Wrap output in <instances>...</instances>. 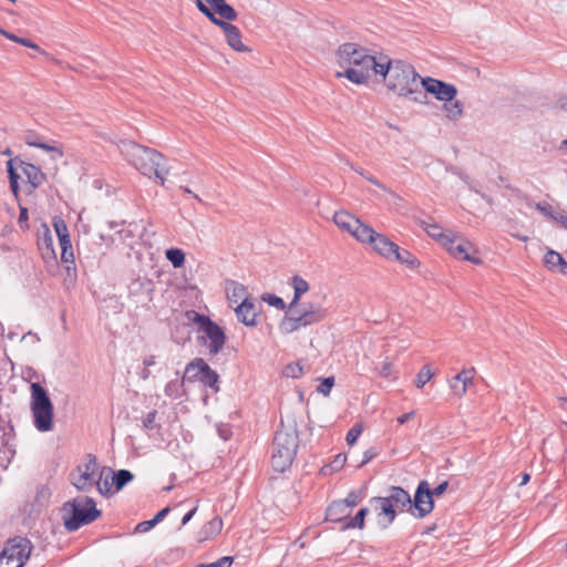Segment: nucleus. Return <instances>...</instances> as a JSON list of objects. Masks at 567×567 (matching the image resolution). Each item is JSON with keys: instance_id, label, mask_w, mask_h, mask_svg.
<instances>
[{"instance_id": "4468645a", "label": "nucleus", "mask_w": 567, "mask_h": 567, "mask_svg": "<svg viewBox=\"0 0 567 567\" xmlns=\"http://www.w3.org/2000/svg\"><path fill=\"white\" fill-rule=\"evenodd\" d=\"M369 51L357 43L348 42L339 47L337 56L338 63L343 71L351 68L354 69L361 62Z\"/></svg>"}, {"instance_id": "f704fd0d", "label": "nucleus", "mask_w": 567, "mask_h": 567, "mask_svg": "<svg viewBox=\"0 0 567 567\" xmlns=\"http://www.w3.org/2000/svg\"><path fill=\"white\" fill-rule=\"evenodd\" d=\"M112 474V484H114V488L116 492L121 491L125 485L134 480V475L128 470H118L112 471L109 468Z\"/></svg>"}, {"instance_id": "3c124183", "label": "nucleus", "mask_w": 567, "mask_h": 567, "mask_svg": "<svg viewBox=\"0 0 567 567\" xmlns=\"http://www.w3.org/2000/svg\"><path fill=\"white\" fill-rule=\"evenodd\" d=\"M87 462L82 465V473H89L91 476L95 477V473L97 470V461L93 454L87 455Z\"/></svg>"}, {"instance_id": "49530a36", "label": "nucleus", "mask_w": 567, "mask_h": 567, "mask_svg": "<svg viewBox=\"0 0 567 567\" xmlns=\"http://www.w3.org/2000/svg\"><path fill=\"white\" fill-rule=\"evenodd\" d=\"M432 378V372L429 365H423L421 370L417 372L416 378L414 380V385L419 389H422Z\"/></svg>"}, {"instance_id": "bf43d9fd", "label": "nucleus", "mask_w": 567, "mask_h": 567, "mask_svg": "<svg viewBox=\"0 0 567 567\" xmlns=\"http://www.w3.org/2000/svg\"><path fill=\"white\" fill-rule=\"evenodd\" d=\"M233 560H234L233 557L224 556L214 563L202 564V565H199V567H230L233 564Z\"/></svg>"}, {"instance_id": "4d7b16f0", "label": "nucleus", "mask_w": 567, "mask_h": 567, "mask_svg": "<svg viewBox=\"0 0 567 567\" xmlns=\"http://www.w3.org/2000/svg\"><path fill=\"white\" fill-rule=\"evenodd\" d=\"M223 527V520L218 517H215L213 518L212 520H209L205 526H204V529H205V533L208 534H217L220 532Z\"/></svg>"}, {"instance_id": "4c0bfd02", "label": "nucleus", "mask_w": 567, "mask_h": 567, "mask_svg": "<svg viewBox=\"0 0 567 567\" xmlns=\"http://www.w3.org/2000/svg\"><path fill=\"white\" fill-rule=\"evenodd\" d=\"M14 162H16V159H9L8 161V163H7V172H8L10 189L13 193L14 197L18 199L19 198V190H20V186H19L20 175L17 173V169L13 166Z\"/></svg>"}, {"instance_id": "a18cd8bd", "label": "nucleus", "mask_w": 567, "mask_h": 567, "mask_svg": "<svg viewBox=\"0 0 567 567\" xmlns=\"http://www.w3.org/2000/svg\"><path fill=\"white\" fill-rule=\"evenodd\" d=\"M261 300L267 302L269 306L275 307L279 310L288 311V305H286L284 299L274 293H264L261 296Z\"/></svg>"}, {"instance_id": "20e7f679", "label": "nucleus", "mask_w": 567, "mask_h": 567, "mask_svg": "<svg viewBox=\"0 0 567 567\" xmlns=\"http://www.w3.org/2000/svg\"><path fill=\"white\" fill-rule=\"evenodd\" d=\"M299 447V432L297 425L281 426L276 431L272 450L271 466L275 472L284 473L291 467Z\"/></svg>"}, {"instance_id": "603ef678", "label": "nucleus", "mask_w": 567, "mask_h": 567, "mask_svg": "<svg viewBox=\"0 0 567 567\" xmlns=\"http://www.w3.org/2000/svg\"><path fill=\"white\" fill-rule=\"evenodd\" d=\"M333 385H334L333 377L323 378V379H321V383L317 388V391L319 393L323 394L324 396H327L331 392V389Z\"/></svg>"}, {"instance_id": "6ab92c4d", "label": "nucleus", "mask_w": 567, "mask_h": 567, "mask_svg": "<svg viewBox=\"0 0 567 567\" xmlns=\"http://www.w3.org/2000/svg\"><path fill=\"white\" fill-rule=\"evenodd\" d=\"M13 436L4 426H0V465L7 468L16 455Z\"/></svg>"}, {"instance_id": "052dcab7", "label": "nucleus", "mask_w": 567, "mask_h": 567, "mask_svg": "<svg viewBox=\"0 0 567 567\" xmlns=\"http://www.w3.org/2000/svg\"><path fill=\"white\" fill-rule=\"evenodd\" d=\"M19 217H18V224L20 226L21 229H28L29 228V224H28V220H29V212H28V208L22 206V205H19Z\"/></svg>"}, {"instance_id": "393cba45", "label": "nucleus", "mask_w": 567, "mask_h": 567, "mask_svg": "<svg viewBox=\"0 0 567 567\" xmlns=\"http://www.w3.org/2000/svg\"><path fill=\"white\" fill-rule=\"evenodd\" d=\"M70 481L81 492H90L95 486L96 478L89 473H82V465H79L74 472L70 474Z\"/></svg>"}, {"instance_id": "338daca9", "label": "nucleus", "mask_w": 567, "mask_h": 567, "mask_svg": "<svg viewBox=\"0 0 567 567\" xmlns=\"http://www.w3.org/2000/svg\"><path fill=\"white\" fill-rule=\"evenodd\" d=\"M0 567H23V561L12 563L9 557L0 554Z\"/></svg>"}, {"instance_id": "a878e982", "label": "nucleus", "mask_w": 567, "mask_h": 567, "mask_svg": "<svg viewBox=\"0 0 567 567\" xmlns=\"http://www.w3.org/2000/svg\"><path fill=\"white\" fill-rule=\"evenodd\" d=\"M350 515L347 504L341 503L339 499L333 501L326 509V520L333 523H346Z\"/></svg>"}, {"instance_id": "680f3d73", "label": "nucleus", "mask_w": 567, "mask_h": 567, "mask_svg": "<svg viewBox=\"0 0 567 567\" xmlns=\"http://www.w3.org/2000/svg\"><path fill=\"white\" fill-rule=\"evenodd\" d=\"M156 526V523H154V519H148V520H143L141 523H138L135 528H134V533L135 534H142V533H146L148 530H151L153 527Z\"/></svg>"}, {"instance_id": "c756f323", "label": "nucleus", "mask_w": 567, "mask_h": 567, "mask_svg": "<svg viewBox=\"0 0 567 567\" xmlns=\"http://www.w3.org/2000/svg\"><path fill=\"white\" fill-rule=\"evenodd\" d=\"M394 250L395 251L393 252L391 260L405 265L410 269H415L420 266L419 259L409 250L403 249L398 245Z\"/></svg>"}, {"instance_id": "7c9ffc66", "label": "nucleus", "mask_w": 567, "mask_h": 567, "mask_svg": "<svg viewBox=\"0 0 567 567\" xmlns=\"http://www.w3.org/2000/svg\"><path fill=\"white\" fill-rule=\"evenodd\" d=\"M333 221L339 228L352 235L354 227L360 220L347 212H337L333 216Z\"/></svg>"}, {"instance_id": "bb28decb", "label": "nucleus", "mask_w": 567, "mask_h": 567, "mask_svg": "<svg viewBox=\"0 0 567 567\" xmlns=\"http://www.w3.org/2000/svg\"><path fill=\"white\" fill-rule=\"evenodd\" d=\"M371 247L375 252L381 255L388 260H391L393 252L395 251L396 244L390 240L385 235L378 234L371 244Z\"/></svg>"}, {"instance_id": "de8ad7c7", "label": "nucleus", "mask_w": 567, "mask_h": 567, "mask_svg": "<svg viewBox=\"0 0 567 567\" xmlns=\"http://www.w3.org/2000/svg\"><path fill=\"white\" fill-rule=\"evenodd\" d=\"M157 411L152 410L146 414V416L143 419V429L146 431H153L156 430L157 432L161 431L162 425L159 423H156Z\"/></svg>"}, {"instance_id": "4be33fe9", "label": "nucleus", "mask_w": 567, "mask_h": 567, "mask_svg": "<svg viewBox=\"0 0 567 567\" xmlns=\"http://www.w3.org/2000/svg\"><path fill=\"white\" fill-rule=\"evenodd\" d=\"M393 504V507L399 511H406L410 513L411 495L401 486H391L389 495L385 496Z\"/></svg>"}, {"instance_id": "dca6fc26", "label": "nucleus", "mask_w": 567, "mask_h": 567, "mask_svg": "<svg viewBox=\"0 0 567 567\" xmlns=\"http://www.w3.org/2000/svg\"><path fill=\"white\" fill-rule=\"evenodd\" d=\"M154 291L155 284L147 277H137L128 285L130 297H136L137 301H142L143 303L153 300Z\"/></svg>"}, {"instance_id": "cd10ccee", "label": "nucleus", "mask_w": 567, "mask_h": 567, "mask_svg": "<svg viewBox=\"0 0 567 567\" xmlns=\"http://www.w3.org/2000/svg\"><path fill=\"white\" fill-rule=\"evenodd\" d=\"M291 286L293 288V298L288 305V310L292 311L296 308L302 297L309 290V284L299 275H295L291 279Z\"/></svg>"}, {"instance_id": "a211bd4d", "label": "nucleus", "mask_w": 567, "mask_h": 567, "mask_svg": "<svg viewBox=\"0 0 567 567\" xmlns=\"http://www.w3.org/2000/svg\"><path fill=\"white\" fill-rule=\"evenodd\" d=\"M235 312L238 321L243 324L247 327H255L257 324L259 313L251 297H245L235 308Z\"/></svg>"}, {"instance_id": "0eeeda50", "label": "nucleus", "mask_w": 567, "mask_h": 567, "mask_svg": "<svg viewBox=\"0 0 567 567\" xmlns=\"http://www.w3.org/2000/svg\"><path fill=\"white\" fill-rule=\"evenodd\" d=\"M187 317L197 323L198 330L204 333L203 338L209 341V354H218L226 342V334L223 328L209 317L194 310L187 311Z\"/></svg>"}, {"instance_id": "9d476101", "label": "nucleus", "mask_w": 567, "mask_h": 567, "mask_svg": "<svg viewBox=\"0 0 567 567\" xmlns=\"http://www.w3.org/2000/svg\"><path fill=\"white\" fill-rule=\"evenodd\" d=\"M434 508V499L431 495V487L427 481H421L411 497L410 514L415 518H424Z\"/></svg>"}, {"instance_id": "e2e57ef3", "label": "nucleus", "mask_w": 567, "mask_h": 567, "mask_svg": "<svg viewBox=\"0 0 567 567\" xmlns=\"http://www.w3.org/2000/svg\"><path fill=\"white\" fill-rule=\"evenodd\" d=\"M378 455L375 447H370L364 451L362 461L358 464V467L364 466L367 463L372 461Z\"/></svg>"}, {"instance_id": "13d9d810", "label": "nucleus", "mask_w": 567, "mask_h": 567, "mask_svg": "<svg viewBox=\"0 0 567 567\" xmlns=\"http://www.w3.org/2000/svg\"><path fill=\"white\" fill-rule=\"evenodd\" d=\"M303 373V368L299 363H290L285 368V374L290 378H299Z\"/></svg>"}, {"instance_id": "2f4dec72", "label": "nucleus", "mask_w": 567, "mask_h": 567, "mask_svg": "<svg viewBox=\"0 0 567 567\" xmlns=\"http://www.w3.org/2000/svg\"><path fill=\"white\" fill-rule=\"evenodd\" d=\"M379 233H377L372 227L369 225H365L361 221L358 223V225L354 227L352 231V236L361 241V243H368L369 245L372 244L374 238L377 237Z\"/></svg>"}, {"instance_id": "c9c22d12", "label": "nucleus", "mask_w": 567, "mask_h": 567, "mask_svg": "<svg viewBox=\"0 0 567 567\" xmlns=\"http://www.w3.org/2000/svg\"><path fill=\"white\" fill-rule=\"evenodd\" d=\"M60 247H61V260H62V262L66 264L65 269H66L68 276H71L72 274L75 276L76 267H75V262H74V254H73L72 244L71 243H68L66 245L61 244Z\"/></svg>"}, {"instance_id": "58836bf2", "label": "nucleus", "mask_w": 567, "mask_h": 567, "mask_svg": "<svg viewBox=\"0 0 567 567\" xmlns=\"http://www.w3.org/2000/svg\"><path fill=\"white\" fill-rule=\"evenodd\" d=\"M186 381L178 380H172L169 381L164 389L165 395L172 399H179L184 395V383Z\"/></svg>"}, {"instance_id": "f257e3e1", "label": "nucleus", "mask_w": 567, "mask_h": 567, "mask_svg": "<svg viewBox=\"0 0 567 567\" xmlns=\"http://www.w3.org/2000/svg\"><path fill=\"white\" fill-rule=\"evenodd\" d=\"M378 71L390 91L415 103H426V95L420 87L422 78L410 63L386 56Z\"/></svg>"}, {"instance_id": "f03ea898", "label": "nucleus", "mask_w": 567, "mask_h": 567, "mask_svg": "<svg viewBox=\"0 0 567 567\" xmlns=\"http://www.w3.org/2000/svg\"><path fill=\"white\" fill-rule=\"evenodd\" d=\"M117 146L125 159L142 175L154 178L162 186L165 184L169 171L162 153L132 140H120Z\"/></svg>"}, {"instance_id": "69168bd1", "label": "nucleus", "mask_w": 567, "mask_h": 567, "mask_svg": "<svg viewBox=\"0 0 567 567\" xmlns=\"http://www.w3.org/2000/svg\"><path fill=\"white\" fill-rule=\"evenodd\" d=\"M449 487V481H444L440 483L437 486H435L433 489H431V495L434 498V496H441L443 495Z\"/></svg>"}, {"instance_id": "37998d69", "label": "nucleus", "mask_w": 567, "mask_h": 567, "mask_svg": "<svg viewBox=\"0 0 567 567\" xmlns=\"http://www.w3.org/2000/svg\"><path fill=\"white\" fill-rule=\"evenodd\" d=\"M420 225L430 237L437 239L442 245L443 238H449V235L443 234L441 226L435 223H426L425 220H421Z\"/></svg>"}, {"instance_id": "6e6d98bb", "label": "nucleus", "mask_w": 567, "mask_h": 567, "mask_svg": "<svg viewBox=\"0 0 567 567\" xmlns=\"http://www.w3.org/2000/svg\"><path fill=\"white\" fill-rule=\"evenodd\" d=\"M535 208L551 220H554V217L557 214L554 212L553 206L546 202L536 203Z\"/></svg>"}, {"instance_id": "b1692460", "label": "nucleus", "mask_w": 567, "mask_h": 567, "mask_svg": "<svg viewBox=\"0 0 567 567\" xmlns=\"http://www.w3.org/2000/svg\"><path fill=\"white\" fill-rule=\"evenodd\" d=\"M20 167L31 186V190L38 188L45 181V174L40 167L23 161H20Z\"/></svg>"}, {"instance_id": "5701e85b", "label": "nucleus", "mask_w": 567, "mask_h": 567, "mask_svg": "<svg viewBox=\"0 0 567 567\" xmlns=\"http://www.w3.org/2000/svg\"><path fill=\"white\" fill-rule=\"evenodd\" d=\"M306 326H312L322 321L327 316V310L319 305L315 303H302L299 310Z\"/></svg>"}, {"instance_id": "423d86ee", "label": "nucleus", "mask_w": 567, "mask_h": 567, "mask_svg": "<svg viewBox=\"0 0 567 567\" xmlns=\"http://www.w3.org/2000/svg\"><path fill=\"white\" fill-rule=\"evenodd\" d=\"M30 391V409L34 427L43 433L52 431L54 425V406L48 390L39 382H32Z\"/></svg>"}, {"instance_id": "ea45409f", "label": "nucleus", "mask_w": 567, "mask_h": 567, "mask_svg": "<svg viewBox=\"0 0 567 567\" xmlns=\"http://www.w3.org/2000/svg\"><path fill=\"white\" fill-rule=\"evenodd\" d=\"M347 455L343 453H339L334 456L333 461L321 467L320 473L322 475H330L332 473L339 472L346 464Z\"/></svg>"}, {"instance_id": "412c9836", "label": "nucleus", "mask_w": 567, "mask_h": 567, "mask_svg": "<svg viewBox=\"0 0 567 567\" xmlns=\"http://www.w3.org/2000/svg\"><path fill=\"white\" fill-rule=\"evenodd\" d=\"M474 373V368L463 369L451 380L450 386L456 396H462L466 393L468 384L473 383Z\"/></svg>"}, {"instance_id": "f3484780", "label": "nucleus", "mask_w": 567, "mask_h": 567, "mask_svg": "<svg viewBox=\"0 0 567 567\" xmlns=\"http://www.w3.org/2000/svg\"><path fill=\"white\" fill-rule=\"evenodd\" d=\"M38 248L45 262L56 261V255L53 247V238L49 226L43 223L38 229Z\"/></svg>"}, {"instance_id": "a19ab883", "label": "nucleus", "mask_w": 567, "mask_h": 567, "mask_svg": "<svg viewBox=\"0 0 567 567\" xmlns=\"http://www.w3.org/2000/svg\"><path fill=\"white\" fill-rule=\"evenodd\" d=\"M53 226H54L60 245L61 244L66 245L68 243H71L66 223L61 217L53 218Z\"/></svg>"}, {"instance_id": "473e14b6", "label": "nucleus", "mask_w": 567, "mask_h": 567, "mask_svg": "<svg viewBox=\"0 0 567 567\" xmlns=\"http://www.w3.org/2000/svg\"><path fill=\"white\" fill-rule=\"evenodd\" d=\"M27 145L41 148L43 151H47L51 154V158L53 161H58L63 157V150L62 147L58 145H50L48 143L41 142V141H31V136L27 135L24 138Z\"/></svg>"}, {"instance_id": "774afa93", "label": "nucleus", "mask_w": 567, "mask_h": 567, "mask_svg": "<svg viewBox=\"0 0 567 567\" xmlns=\"http://www.w3.org/2000/svg\"><path fill=\"white\" fill-rule=\"evenodd\" d=\"M392 374V364L389 361H384L380 368V375L383 378H389Z\"/></svg>"}, {"instance_id": "c03bdc74", "label": "nucleus", "mask_w": 567, "mask_h": 567, "mask_svg": "<svg viewBox=\"0 0 567 567\" xmlns=\"http://www.w3.org/2000/svg\"><path fill=\"white\" fill-rule=\"evenodd\" d=\"M166 259L174 268H181L185 264V252L179 248H169L165 251Z\"/></svg>"}, {"instance_id": "c85d7f7f", "label": "nucleus", "mask_w": 567, "mask_h": 567, "mask_svg": "<svg viewBox=\"0 0 567 567\" xmlns=\"http://www.w3.org/2000/svg\"><path fill=\"white\" fill-rule=\"evenodd\" d=\"M226 293L227 299L230 303H239L245 297H251L247 288L234 280H230L226 284Z\"/></svg>"}, {"instance_id": "aec40b11", "label": "nucleus", "mask_w": 567, "mask_h": 567, "mask_svg": "<svg viewBox=\"0 0 567 567\" xmlns=\"http://www.w3.org/2000/svg\"><path fill=\"white\" fill-rule=\"evenodd\" d=\"M306 323L302 319V316L300 311L296 308H293L292 311H286L284 318L281 319L279 323V330L282 333L289 334L295 331H298L301 328H306Z\"/></svg>"}, {"instance_id": "72a5a7b5", "label": "nucleus", "mask_w": 567, "mask_h": 567, "mask_svg": "<svg viewBox=\"0 0 567 567\" xmlns=\"http://www.w3.org/2000/svg\"><path fill=\"white\" fill-rule=\"evenodd\" d=\"M370 509L368 507H361L354 517L348 519L342 526L340 530L344 532L347 529L358 528L363 529L365 526V517L369 514Z\"/></svg>"}, {"instance_id": "39448f33", "label": "nucleus", "mask_w": 567, "mask_h": 567, "mask_svg": "<svg viewBox=\"0 0 567 567\" xmlns=\"http://www.w3.org/2000/svg\"><path fill=\"white\" fill-rule=\"evenodd\" d=\"M62 513L63 524L68 532H75L102 515V511L96 508L95 501L87 496L64 503Z\"/></svg>"}, {"instance_id": "0e129e2a", "label": "nucleus", "mask_w": 567, "mask_h": 567, "mask_svg": "<svg viewBox=\"0 0 567 567\" xmlns=\"http://www.w3.org/2000/svg\"><path fill=\"white\" fill-rule=\"evenodd\" d=\"M0 34H2L4 38H7L8 40H11L16 43H19L21 45H24L25 44V41L28 38H22V37H19L12 32H9V31H6L4 29L0 28Z\"/></svg>"}, {"instance_id": "5fc2aeb1", "label": "nucleus", "mask_w": 567, "mask_h": 567, "mask_svg": "<svg viewBox=\"0 0 567 567\" xmlns=\"http://www.w3.org/2000/svg\"><path fill=\"white\" fill-rule=\"evenodd\" d=\"M362 433L361 424H354L347 433L346 441L349 445H352L357 442L358 437Z\"/></svg>"}, {"instance_id": "1a4fd4ad", "label": "nucleus", "mask_w": 567, "mask_h": 567, "mask_svg": "<svg viewBox=\"0 0 567 567\" xmlns=\"http://www.w3.org/2000/svg\"><path fill=\"white\" fill-rule=\"evenodd\" d=\"M388 55H381L377 59L374 55L368 53L361 58V62L354 69L348 68L343 72H338L337 76H344L354 84L367 83L371 73L379 74L380 66L384 65Z\"/></svg>"}, {"instance_id": "6e6552de", "label": "nucleus", "mask_w": 567, "mask_h": 567, "mask_svg": "<svg viewBox=\"0 0 567 567\" xmlns=\"http://www.w3.org/2000/svg\"><path fill=\"white\" fill-rule=\"evenodd\" d=\"M183 381L200 382L204 386H208L215 392L219 391L218 373L202 358H196L186 365Z\"/></svg>"}, {"instance_id": "8fccbe9b", "label": "nucleus", "mask_w": 567, "mask_h": 567, "mask_svg": "<svg viewBox=\"0 0 567 567\" xmlns=\"http://www.w3.org/2000/svg\"><path fill=\"white\" fill-rule=\"evenodd\" d=\"M362 498V491H350L344 499H339L341 503L347 504V508L357 506Z\"/></svg>"}, {"instance_id": "864d4df0", "label": "nucleus", "mask_w": 567, "mask_h": 567, "mask_svg": "<svg viewBox=\"0 0 567 567\" xmlns=\"http://www.w3.org/2000/svg\"><path fill=\"white\" fill-rule=\"evenodd\" d=\"M101 480H102V473L100 474L99 478H96V481H95V486L97 487L99 492L102 495H106V494L111 493L112 487H114V484H112V481L110 482L107 477L103 482Z\"/></svg>"}, {"instance_id": "f8f14e48", "label": "nucleus", "mask_w": 567, "mask_h": 567, "mask_svg": "<svg viewBox=\"0 0 567 567\" xmlns=\"http://www.w3.org/2000/svg\"><path fill=\"white\" fill-rule=\"evenodd\" d=\"M443 247L455 258L466 260L475 265L482 264V260L474 257L471 251H474V246L471 241L462 237L443 238Z\"/></svg>"}, {"instance_id": "2eb2a0df", "label": "nucleus", "mask_w": 567, "mask_h": 567, "mask_svg": "<svg viewBox=\"0 0 567 567\" xmlns=\"http://www.w3.org/2000/svg\"><path fill=\"white\" fill-rule=\"evenodd\" d=\"M369 503L375 511H379L378 524L382 529H386L396 517V509L393 504L389 498L381 496L370 498Z\"/></svg>"}, {"instance_id": "9b49d317", "label": "nucleus", "mask_w": 567, "mask_h": 567, "mask_svg": "<svg viewBox=\"0 0 567 567\" xmlns=\"http://www.w3.org/2000/svg\"><path fill=\"white\" fill-rule=\"evenodd\" d=\"M420 87L426 96L427 94H432L436 100L442 102H451L457 95L455 85L431 76L422 78Z\"/></svg>"}, {"instance_id": "e433bc0d", "label": "nucleus", "mask_w": 567, "mask_h": 567, "mask_svg": "<svg viewBox=\"0 0 567 567\" xmlns=\"http://www.w3.org/2000/svg\"><path fill=\"white\" fill-rule=\"evenodd\" d=\"M563 260L564 258L559 252L548 249L543 258V264L549 271L555 272L560 268Z\"/></svg>"}, {"instance_id": "79ce46f5", "label": "nucleus", "mask_w": 567, "mask_h": 567, "mask_svg": "<svg viewBox=\"0 0 567 567\" xmlns=\"http://www.w3.org/2000/svg\"><path fill=\"white\" fill-rule=\"evenodd\" d=\"M443 110L445 111L449 120L456 121L463 114V104L454 99L451 102H444Z\"/></svg>"}, {"instance_id": "7ed1b4c3", "label": "nucleus", "mask_w": 567, "mask_h": 567, "mask_svg": "<svg viewBox=\"0 0 567 567\" xmlns=\"http://www.w3.org/2000/svg\"><path fill=\"white\" fill-rule=\"evenodd\" d=\"M196 6L213 24L220 28L227 44L237 52H250L251 49L243 43L241 32L230 21L238 18L237 11L226 0H196Z\"/></svg>"}, {"instance_id": "09e8293b", "label": "nucleus", "mask_w": 567, "mask_h": 567, "mask_svg": "<svg viewBox=\"0 0 567 567\" xmlns=\"http://www.w3.org/2000/svg\"><path fill=\"white\" fill-rule=\"evenodd\" d=\"M350 167H351L352 171H354L355 173L360 174L362 177H364L371 184L378 186L379 188H381L383 190H386V187H385L384 184H382L379 179H377L373 175H371L370 173H368L363 168L354 166V165H350Z\"/></svg>"}, {"instance_id": "ddd939ff", "label": "nucleus", "mask_w": 567, "mask_h": 567, "mask_svg": "<svg viewBox=\"0 0 567 567\" xmlns=\"http://www.w3.org/2000/svg\"><path fill=\"white\" fill-rule=\"evenodd\" d=\"M32 549V544L27 537L17 536L6 542L4 547L0 554L9 557L10 561L23 564L29 559Z\"/></svg>"}]
</instances>
